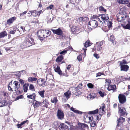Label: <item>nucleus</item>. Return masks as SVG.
<instances>
[{
	"label": "nucleus",
	"mask_w": 130,
	"mask_h": 130,
	"mask_svg": "<svg viewBox=\"0 0 130 130\" xmlns=\"http://www.w3.org/2000/svg\"><path fill=\"white\" fill-rule=\"evenodd\" d=\"M35 44L34 39L29 37V36H27L25 38V40L21 45V47L23 48H25Z\"/></svg>",
	"instance_id": "nucleus-1"
},
{
	"label": "nucleus",
	"mask_w": 130,
	"mask_h": 130,
	"mask_svg": "<svg viewBox=\"0 0 130 130\" xmlns=\"http://www.w3.org/2000/svg\"><path fill=\"white\" fill-rule=\"evenodd\" d=\"M20 86V84H18V82L16 81H14L12 83V81L10 82L8 86V90L11 91H13L12 89L13 87L14 89V91H16L19 89Z\"/></svg>",
	"instance_id": "nucleus-2"
},
{
	"label": "nucleus",
	"mask_w": 130,
	"mask_h": 130,
	"mask_svg": "<svg viewBox=\"0 0 130 130\" xmlns=\"http://www.w3.org/2000/svg\"><path fill=\"white\" fill-rule=\"evenodd\" d=\"M98 25L97 21L95 20L91 19L88 24V28L89 30L96 28Z\"/></svg>",
	"instance_id": "nucleus-3"
},
{
	"label": "nucleus",
	"mask_w": 130,
	"mask_h": 130,
	"mask_svg": "<svg viewBox=\"0 0 130 130\" xmlns=\"http://www.w3.org/2000/svg\"><path fill=\"white\" fill-rule=\"evenodd\" d=\"M109 19V17L107 14H102L100 15L98 17V20L102 24Z\"/></svg>",
	"instance_id": "nucleus-4"
},
{
	"label": "nucleus",
	"mask_w": 130,
	"mask_h": 130,
	"mask_svg": "<svg viewBox=\"0 0 130 130\" xmlns=\"http://www.w3.org/2000/svg\"><path fill=\"white\" fill-rule=\"evenodd\" d=\"M85 114L84 116V121L87 123H88L91 122L93 120V117L91 116L86 114L84 113Z\"/></svg>",
	"instance_id": "nucleus-5"
},
{
	"label": "nucleus",
	"mask_w": 130,
	"mask_h": 130,
	"mask_svg": "<svg viewBox=\"0 0 130 130\" xmlns=\"http://www.w3.org/2000/svg\"><path fill=\"white\" fill-rule=\"evenodd\" d=\"M119 115L121 116L126 115H127L125 109V108L122 107H121L119 106Z\"/></svg>",
	"instance_id": "nucleus-6"
},
{
	"label": "nucleus",
	"mask_w": 130,
	"mask_h": 130,
	"mask_svg": "<svg viewBox=\"0 0 130 130\" xmlns=\"http://www.w3.org/2000/svg\"><path fill=\"white\" fill-rule=\"evenodd\" d=\"M30 12L31 15H32L34 17H36L37 16H39L40 14L42 13L43 12L42 10H41L39 11L36 10L30 11H29Z\"/></svg>",
	"instance_id": "nucleus-7"
},
{
	"label": "nucleus",
	"mask_w": 130,
	"mask_h": 130,
	"mask_svg": "<svg viewBox=\"0 0 130 130\" xmlns=\"http://www.w3.org/2000/svg\"><path fill=\"white\" fill-rule=\"evenodd\" d=\"M118 99L120 103L121 104L124 103L126 101V97L123 94H119L118 96Z\"/></svg>",
	"instance_id": "nucleus-8"
},
{
	"label": "nucleus",
	"mask_w": 130,
	"mask_h": 130,
	"mask_svg": "<svg viewBox=\"0 0 130 130\" xmlns=\"http://www.w3.org/2000/svg\"><path fill=\"white\" fill-rule=\"evenodd\" d=\"M103 44L102 41L97 42L95 45L96 49L98 51L100 52L102 49V46Z\"/></svg>",
	"instance_id": "nucleus-9"
},
{
	"label": "nucleus",
	"mask_w": 130,
	"mask_h": 130,
	"mask_svg": "<svg viewBox=\"0 0 130 130\" xmlns=\"http://www.w3.org/2000/svg\"><path fill=\"white\" fill-rule=\"evenodd\" d=\"M37 83L38 85L42 87H44L46 86V82L45 79L40 78L38 79L37 81Z\"/></svg>",
	"instance_id": "nucleus-10"
},
{
	"label": "nucleus",
	"mask_w": 130,
	"mask_h": 130,
	"mask_svg": "<svg viewBox=\"0 0 130 130\" xmlns=\"http://www.w3.org/2000/svg\"><path fill=\"white\" fill-rule=\"evenodd\" d=\"M57 115L58 119L62 120L63 119L64 113L62 111L59 109L57 111Z\"/></svg>",
	"instance_id": "nucleus-11"
},
{
	"label": "nucleus",
	"mask_w": 130,
	"mask_h": 130,
	"mask_svg": "<svg viewBox=\"0 0 130 130\" xmlns=\"http://www.w3.org/2000/svg\"><path fill=\"white\" fill-rule=\"evenodd\" d=\"M71 95V91L69 90H68L64 94L63 98L66 100L70 98V96Z\"/></svg>",
	"instance_id": "nucleus-12"
},
{
	"label": "nucleus",
	"mask_w": 130,
	"mask_h": 130,
	"mask_svg": "<svg viewBox=\"0 0 130 130\" xmlns=\"http://www.w3.org/2000/svg\"><path fill=\"white\" fill-rule=\"evenodd\" d=\"M71 29L73 33L76 34H78L80 31L79 28L76 26H73Z\"/></svg>",
	"instance_id": "nucleus-13"
},
{
	"label": "nucleus",
	"mask_w": 130,
	"mask_h": 130,
	"mask_svg": "<svg viewBox=\"0 0 130 130\" xmlns=\"http://www.w3.org/2000/svg\"><path fill=\"white\" fill-rule=\"evenodd\" d=\"M52 31L54 34H57L58 35L61 36L63 34V32L60 28L57 29H52Z\"/></svg>",
	"instance_id": "nucleus-14"
},
{
	"label": "nucleus",
	"mask_w": 130,
	"mask_h": 130,
	"mask_svg": "<svg viewBox=\"0 0 130 130\" xmlns=\"http://www.w3.org/2000/svg\"><path fill=\"white\" fill-rule=\"evenodd\" d=\"M78 125L79 129L81 130H84L85 128H87L88 127L87 125L85 124L79 123H78Z\"/></svg>",
	"instance_id": "nucleus-15"
},
{
	"label": "nucleus",
	"mask_w": 130,
	"mask_h": 130,
	"mask_svg": "<svg viewBox=\"0 0 130 130\" xmlns=\"http://www.w3.org/2000/svg\"><path fill=\"white\" fill-rule=\"evenodd\" d=\"M126 16L125 15L120 14L117 16V20L118 22H120L125 19Z\"/></svg>",
	"instance_id": "nucleus-16"
},
{
	"label": "nucleus",
	"mask_w": 130,
	"mask_h": 130,
	"mask_svg": "<svg viewBox=\"0 0 130 130\" xmlns=\"http://www.w3.org/2000/svg\"><path fill=\"white\" fill-rule=\"evenodd\" d=\"M41 103L40 102L37 101L36 100H34L33 101L32 105H33L34 107L35 108H37L40 105Z\"/></svg>",
	"instance_id": "nucleus-17"
},
{
	"label": "nucleus",
	"mask_w": 130,
	"mask_h": 130,
	"mask_svg": "<svg viewBox=\"0 0 130 130\" xmlns=\"http://www.w3.org/2000/svg\"><path fill=\"white\" fill-rule=\"evenodd\" d=\"M121 70L127 71L128 70L129 67L127 65H121Z\"/></svg>",
	"instance_id": "nucleus-18"
},
{
	"label": "nucleus",
	"mask_w": 130,
	"mask_h": 130,
	"mask_svg": "<svg viewBox=\"0 0 130 130\" xmlns=\"http://www.w3.org/2000/svg\"><path fill=\"white\" fill-rule=\"evenodd\" d=\"M16 17H14L11 18L7 20V23L8 24H10L16 20Z\"/></svg>",
	"instance_id": "nucleus-19"
},
{
	"label": "nucleus",
	"mask_w": 130,
	"mask_h": 130,
	"mask_svg": "<svg viewBox=\"0 0 130 130\" xmlns=\"http://www.w3.org/2000/svg\"><path fill=\"white\" fill-rule=\"evenodd\" d=\"M116 86L115 85H111L108 86L107 89L108 91L112 90L113 92H114L115 91V90L116 89Z\"/></svg>",
	"instance_id": "nucleus-20"
},
{
	"label": "nucleus",
	"mask_w": 130,
	"mask_h": 130,
	"mask_svg": "<svg viewBox=\"0 0 130 130\" xmlns=\"http://www.w3.org/2000/svg\"><path fill=\"white\" fill-rule=\"evenodd\" d=\"M59 128L61 129H66L68 128V126L63 123H61L59 125Z\"/></svg>",
	"instance_id": "nucleus-21"
},
{
	"label": "nucleus",
	"mask_w": 130,
	"mask_h": 130,
	"mask_svg": "<svg viewBox=\"0 0 130 130\" xmlns=\"http://www.w3.org/2000/svg\"><path fill=\"white\" fill-rule=\"evenodd\" d=\"M70 109L74 113H78L79 114H82L83 113V112H82L77 110H76L74 108L72 107H71Z\"/></svg>",
	"instance_id": "nucleus-22"
},
{
	"label": "nucleus",
	"mask_w": 130,
	"mask_h": 130,
	"mask_svg": "<svg viewBox=\"0 0 130 130\" xmlns=\"http://www.w3.org/2000/svg\"><path fill=\"white\" fill-rule=\"evenodd\" d=\"M51 34V32L48 30H44V37H46Z\"/></svg>",
	"instance_id": "nucleus-23"
},
{
	"label": "nucleus",
	"mask_w": 130,
	"mask_h": 130,
	"mask_svg": "<svg viewBox=\"0 0 130 130\" xmlns=\"http://www.w3.org/2000/svg\"><path fill=\"white\" fill-rule=\"evenodd\" d=\"M129 0H118V2L120 4H126L129 2Z\"/></svg>",
	"instance_id": "nucleus-24"
},
{
	"label": "nucleus",
	"mask_w": 130,
	"mask_h": 130,
	"mask_svg": "<svg viewBox=\"0 0 130 130\" xmlns=\"http://www.w3.org/2000/svg\"><path fill=\"white\" fill-rule=\"evenodd\" d=\"M50 86L51 88H53V90H57L59 89V87H58V85H55L54 84H52Z\"/></svg>",
	"instance_id": "nucleus-25"
},
{
	"label": "nucleus",
	"mask_w": 130,
	"mask_h": 130,
	"mask_svg": "<svg viewBox=\"0 0 130 130\" xmlns=\"http://www.w3.org/2000/svg\"><path fill=\"white\" fill-rule=\"evenodd\" d=\"M7 104V103L6 100H2L0 102V107H3L6 105Z\"/></svg>",
	"instance_id": "nucleus-26"
},
{
	"label": "nucleus",
	"mask_w": 130,
	"mask_h": 130,
	"mask_svg": "<svg viewBox=\"0 0 130 130\" xmlns=\"http://www.w3.org/2000/svg\"><path fill=\"white\" fill-rule=\"evenodd\" d=\"M88 20V17H82L79 18V20L80 22H85L87 21Z\"/></svg>",
	"instance_id": "nucleus-27"
},
{
	"label": "nucleus",
	"mask_w": 130,
	"mask_h": 130,
	"mask_svg": "<svg viewBox=\"0 0 130 130\" xmlns=\"http://www.w3.org/2000/svg\"><path fill=\"white\" fill-rule=\"evenodd\" d=\"M44 30L43 29L39 30L37 32V35L38 36H44Z\"/></svg>",
	"instance_id": "nucleus-28"
},
{
	"label": "nucleus",
	"mask_w": 130,
	"mask_h": 130,
	"mask_svg": "<svg viewBox=\"0 0 130 130\" xmlns=\"http://www.w3.org/2000/svg\"><path fill=\"white\" fill-rule=\"evenodd\" d=\"M118 121L117 125H119V123H122L125 121V118L122 117H120L117 120Z\"/></svg>",
	"instance_id": "nucleus-29"
},
{
	"label": "nucleus",
	"mask_w": 130,
	"mask_h": 130,
	"mask_svg": "<svg viewBox=\"0 0 130 130\" xmlns=\"http://www.w3.org/2000/svg\"><path fill=\"white\" fill-rule=\"evenodd\" d=\"M55 72L61 75L62 74V72L61 71L60 68L58 66L55 68L54 69Z\"/></svg>",
	"instance_id": "nucleus-30"
},
{
	"label": "nucleus",
	"mask_w": 130,
	"mask_h": 130,
	"mask_svg": "<svg viewBox=\"0 0 130 130\" xmlns=\"http://www.w3.org/2000/svg\"><path fill=\"white\" fill-rule=\"evenodd\" d=\"M29 86V84L28 83H25L23 85V90L24 92H27L28 89V87Z\"/></svg>",
	"instance_id": "nucleus-31"
},
{
	"label": "nucleus",
	"mask_w": 130,
	"mask_h": 130,
	"mask_svg": "<svg viewBox=\"0 0 130 130\" xmlns=\"http://www.w3.org/2000/svg\"><path fill=\"white\" fill-rule=\"evenodd\" d=\"M7 34L5 31L0 33V38H3L7 35Z\"/></svg>",
	"instance_id": "nucleus-32"
},
{
	"label": "nucleus",
	"mask_w": 130,
	"mask_h": 130,
	"mask_svg": "<svg viewBox=\"0 0 130 130\" xmlns=\"http://www.w3.org/2000/svg\"><path fill=\"white\" fill-rule=\"evenodd\" d=\"M53 20V18L50 15L47 17L46 21L47 23H51Z\"/></svg>",
	"instance_id": "nucleus-33"
},
{
	"label": "nucleus",
	"mask_w": 130,
	"mask_h": 130,
	"mask_svg": "<svg viewBox=\"0 0 130 130\" xmlns=\"http://www.w3.org/2000/svg\"><path fill=\"white\" fill-rule=\"evenodd\" d=\"M98 113V109H96L95 110L88 111L87 112L88 114H93L97 113Z\"/></svg>",
	"instance_id": "nucleus-34"
},
{
	"label": "nucleus",
	"mask_w": 130,
	"mask_h": 130,
	"mask_svg": "<svg viewBox=\"0 0 130 130\" xmlns=\"http://www.w3.org/2000/svg\"><path fill=\"white\" fill-rule=\"evenodd\" d=\"M37 79V78L29 77H28V80L29 82H32L33 81H36Z\"/></svg>",
	"instance_id": "nucleus-35"
},
{
	"label": "nucleus",
	"mask_w": 130,
	"mask_h": 130,
	"mask_svg": "<svg viewBox=\"0 0 130 130\" xmlns=\"http://www.w3.org/2000/svg\"><path fill=\"white\" fill-rule=\"evenodd\" d=\"M63 59V58L62 55H61L58 57L56 58V60L57 62H60Z\"/></svg>",
	"instance_id": "nucleus-36"
},
{
	"label": "nucleus",
	"mask_w": 130,
	"mask_h": 130,
	"mask_svg": "<svg viewBox=\"0 0 130 130\" xmlns=\"http://www.w3.org/2000/svg\"><path fill=\"white\" fill-rule=\"evenodd\" d=\"M27 121H28L26 120L22 122L20 124H18L17 125V127L18 128H21L22 127L23 125V124L26 122Z\"/></svg>",
	"instance_id": "nucleus-37"
},
{
	"label": "nucleus",
	"mask_w": 130,
	"mask_h": 130,
	"mask_svg": "<svg viewBox=\"0 0 130 130\" xmlns=\"http://www.w3.org/2000/svg\"><path fill=\"white\" fill-rule=\"evenodd\" d=\"M91 43L90 42V41L89 40H88L85 43L84 46L86 48L91 46Z\"/></svg>",
	"instance_id": "nucleus-38"
},
{
	"label": "nucleus",
	"mask_w": 130,
	"mask_h": 130,
	"mask_svg": "<svg viewBox=\"0 0 130 130\" xmlns=\"http://www.w3.org/2000/svg\"><path fill=\"white\" fill-rule=\"evenodd\" d=\"M122 26L124 29L130 30V22H128L126 25H123Z\"/></svg>",
	"instance_id": "nucleus-39"
},
{
	"label": "nucleus",
	"mask_w": 130,
	"mask_h": 130,
	"mask_svg": "<svg viewBox=\"0 0 130 130\" xmlns=\"http://www.w3.org/2000/svg\"><path fill=\"white\" fill-rule=\"evenodd\" d=\"M36 96V95L34 93H32V94L30 95H28L27 96V97L28 98H30L32 99H35Z\"/></svg>",
	"instance_id": "nucleus-40"
},
{
	"label": "nucleus",
	"mask_w": 130,
	"mask_h": 130,
	"mask_svg": "<svg viewBox=\"0 0 130 130\" xmlns=\"http://www.w3.org/2000/svg\"><path fill=\"white\" fill-rule=\"evenodd\" d=\"M58 101V100L57 99V97H55L53 98L51 100V102L52 103H54L56 104Z\"/></svg>",
	"instance_id": "nucleus-41"
},
{
	"label": "nucleus",
	"mask_w": 130,
	"mask_h": 130,
	"mask_svg": "<svg viewBox=\"0 0 130 130\" xmlns=\"http://www.w3.org/2000/svg\"><path fill=\"white\" fill-rule=\"evenodd\" d=\"M115 38L113 36L111 35L110 36V41L112 43L114 44L115 43V44L116 43H115Z\"/></svg>",
	"instance_id": "nucleus-42"
},
{
	"label": "nucleus",
	"mask_w": 130,
	"mask_h": 130,
	"mask_svg": "<svg viewBox=\"0 0 130 130\" xmlns=\"http://www.w3.org/2000/svg\"><path fill=\"white\" fill-rule=\"evenodd\" d=\"M99 10L100 11H104L105 12H106V9H105L102 6H101L99 7Z\"/></svg>",
	"instance_id": "nucleus-43"
},
{
	"label": "nucleus",
	"mask_w": 130,
	"mask_h": 130,
	"mask_svg": "<svg viewBox=\"0 0 130 130\" xmlns=\"http://www.w3.org/2000/svg\"><path fill=\"white\" fill-rule=\"evenodd\" d=\"M45 91L44 90H43L38 92L39 94L42 97H43Z\"/></svg>",
	"instance_id": "nucleus-44"
},
{
	"label": "nucleus",
	"mask_w": 130,
	"mask_h": 130,
	"mask_svg": "<svg viewBox=\"0 0 130 130\" xmlns=\"http://www.w3.org/2000/svg\"><path fill=\"white\" fill-rule=\"evenodd\" d=\"M101 107L98 109V112H99V114L100 115H102L103 114V112L104 111V109H101Z\"/></svg>",
	"instance_id": "nucleus-45"
},
{
	"label": "nucleus",
	"mask_w": 130,
	"mask_h": 130,
	"mask_svg": "<svg viewBox=\"0 0 130 130\" xmlns=\"http://www.w3.org/2000/svg\"><path fill=\"white\" fill-rule=\"evenodd\" d=\"M8 95V94L7 93L5 92H3V96L4 97V99H6Z\"/></svg>",
	"instance_id": "nucleus-46"
},
{
	"label": "nucleus",
	"mask_w": 130,
	"mask_h": 130,
	"mask_svg": "<svg viewBox=\"0 0 130 130\" xmlns=\"http://www.w3.org/2000/svg\"><path fill=\"white\" fill-rule=\"evenodd\" d=\"M14 75L17 76V77L19 78L20 77V71L17 72L14 74Z\"/></svg>",
	"instance_id": "nucleus-47"
},
{
	"label": "nucleus",
	"mask_w": 130,
	"mask_h": 130,
	"mask_svg": "<svg viewBox=\"0 0 130 130\" xmlns=\"http://www.w3.org/2000/svg\"><path fill=\"white\" fill-rule=\"evenodd\" d=\"M29 89L32 91H35V88L33 85L32 84H30L29 87Z\"/></svg>",
	"instance_id": "nucleus-48"
},
{
	"label": "nucleus",
	"mask_w": 130,
	"mask_h": 130,
	"mask_svg": "<svg viewBox=\"0 0 130 130\" xmlns=\"http://www.w3.org/2000/svg\"><path fill=\"white\" fill-rule=\"evenodd\" d=\"M105 80L106 81V84L107 85L109 86V85L111 83V80H110L108 79H106Z\"/></svg>",
	"instance_id": "nucleus-49"
},
{
	"label": "nucleus",
	"mask_w": 130,
	"mask_h": 130,
	"mask_svg": "<svg viewBox=\"0 0 130 130\" xmlns=\"http://www.w3.org/2000/svg\"><path fill=\"white\" fill-rule=\"evenodd\" d=\"M87 98L90 99H93L95 98V96L93 95V94H90L87 96Z\"/></svg>",
	"instance_id": "nucleus-50"
},
{
	"label": "nucleus",
	"mask_w": 130,
	"mask_h": 130,
	"mask_svg": "<svg viewBox=\"0 0 130 130\" xmlns=\"http://www.w3.org/2000/svg\"><path fill=\"white\" fill-rule=\"evenodd\" d=\"M87 86L88 88H92L94 86L91 83H89L87 84Z\"/></svg>",
	"instance_id": "nucleus-51"
},
{
	"label": "nucleus",
	"mask_w": 130,
	"mask_h": 130,
	"mask_svg": "<svg viewBox=\"0 0 130 130\" xmlns=\"http://www.w3.org/2000/svg\"><path fill=\"white\" fill-rule=\"evenodd\" d=\"M112 23L110 21H109L107 23V25L109 28H110L112 26Z\"/></svg>",
	"instance_id": "nucleus-52"
},
{
	"label": "nucleus",
	"mask_w": 130,
	"mask_h": 130,
	"mask_svg": "<svg viewBox=\"0 0 130 130\" xmlns=\"http://www.w3.org/2000/svg\"><path fill=\"white\" fill-rule=\"evenodd\" d=\"M82 86V84L81 83L79 84L77 87L75 88V89L76 90H78L81 88V87Z\"/></svg>",
	"instance_id": "nucleus-53"
},
{
	"label": "nucleus",
	"mask_w": 130,
	"mask_h": 130,
	"mask_svg": "<svg viewBox=\"0 0 130 130\" xmlns=\"http://www.w3.org/2000/svg\"><path fill=\"white\" fill-rule=\"evenodd\" d=\"M54 8V5H50L49 6L47 7L46 9L47 10H50Z\"/></svg>",
	"instance_id": "nucleus-54"
},
{
	"label": "nucleus",
	"mask_w": 130,
	"mask_h": 130,
	"mask_svg": "<svg viewBox=\"0 0 130 130\" xmlns=\"http://www.w3.org/2000/svg\"><path fill=\"white\" fill-rule=\"evenodd\" d=\"M82 56L80 55L78 56L77 58V59L79 61H80L82 60Z\"/></svg>",
	"instance_id": "nucleus-55"
},
{
	"label": "nucleus",
	"mask_w": 130,
	"mask_h": 130,
	"mask_svg": "<svg viewBox=\"0 0 130 130\" xmlns=\"http://www.w3.org/2000/svg\"><path fill=\"white\" fill-rule=\"evenodd\" d=\"M90 125L91 127H94L96 125V124L95 122V121H93L92 123H90Z\"/></svg>",
	"instance_id": "nucleus-56"
},
{
	"label": "nucleus",
	"mask_w": 130,
	"mask_h": 130,
	"mask_svg": "<svg viewBox=\"0 0 130 130\" xmlns=\"http://www.w3.org/2000/svg\"><path fill=\"white\" fill-rule=\"evenodd\" d=\"M23 96L21 95L18 96L15 99V100H19L20 99H22L23 98Z\"/></svg>",
	"instance_id": "nucleus-57"
},
{
	"label": "nucleus",
	"mask_w": 130,
	"mask_h": 130,
	"mask_svg": "<svg viewBox=\"0 0 130 130\" xmlns=\"http://www.w3.org/2000/svg\"><path fill=\"white\" fill-rule=\"evenodd\" d=\"M101 75H104V73L103 72H99L96 74V77L100 76Z\"/></svg>",
	"instance_id": "nucleus-58"
},
{
	"label": "nucleus",
	"mask_w": 130,
	"mask_h": 130,
	"mask_svg": "<svg viewBox=\"0 0 130 130\" xmlns=\"http://www.w3.org/2000/svg\"><path fill=\"white\" fill-rule=\"evenodd\" d=\"M127 63V62L126 60H124L120 62V65H123V64H126Z\"/></svg>",
	"instance_id": "nucleus-59"
},
{
	"label": "nucleus",
	"mask_w": 130,
	"mask_h": 130,
	"mask_svg": "<svg viewBox=\"0 0 130 130\" xmlns=\"http://www.w3.org/2000/svg\"><path fill=\"white\" fill-rule=\"evenodd\" d=\"M67 50H64L61 52L60 54H61L64 55L65 54L67 53Z\"/></svg>",
	"instance_id": "nucleus-60"
},
{
	"label": "nucleus",
	"mask_w": 130,
	"mask_h": 130,
	"mask_svg": "<svg viewBox=\"0 0 130 130\" xmlns=\"http://www.w3.org/2000/svg\"><path fill=\"white\" fill-rule=\"evenodd\" d=\"M99 93L100 95V96L102 97H103L105 95L104 93L101 91H99Z\"/></svg>",
	"instance_id": "nucleus-61"
},
{
	"label": "nucleus",
	"mask_w": 130,
	"mask_h": 130,
	"mask_svg": "<svg viewBox=\"0 0 130 130\" xmlns=\"http://www.w3.org/2000/svg\"><path fill=\"white\" fill-rule=\"evenodd\" d=\"M27 11H24V12L21 13L20 14V17H22L23 16V15L24 14H26L27 13Z\"/></svg>",
	"instance_id": "nucleus-62"
},
{
	"label": "nucleus",
	"mask_w": 130,
	"mask_h": 130,
	"mask_svg": "<svg viewBox=\"0 0 130 130\" xmlns=\"http://www.w3.org/2000/svg\"><path fill=\"white\" fill-rule=\"evenodd\" d=\"M77 129L76 127L73 126L71 127L70 128V130H77Z\"/></svg>",
	"instance_id": "nucleus-63"
},
{
	"label": "nucleus",
	"mask_w": 130,
	"mask_h": 130,
	"mask_svg": "<svg viewBox=\"0 0 130 130\" xmlns=\"http://www.w3.org/2000/svg\"><path fill=\"white\" fill-rule=\"evenodd\" d=\"M93 55L97 59H98L99 58V56L98 54H94Z\"/></svg>",
	"instance_id": "nucleus-64"
}]
</instances>
